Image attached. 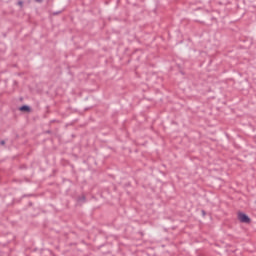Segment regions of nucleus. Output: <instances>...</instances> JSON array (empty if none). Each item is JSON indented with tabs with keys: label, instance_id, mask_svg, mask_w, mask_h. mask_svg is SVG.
<instances>
[{
	"label": "nucleus",
	"instance_id": "nucleus-1",
	"mask_svg": "<svg viewBox=\"0 0 256 256\" xmlns=\"http://www.w3.org/2000/svg\"><path fill=\"white\" fill-rule=\"evenodd\" d=\"M238 219L241 223H251V219L245 213H238Z\"/></svg>",
	"mask_w": 256,
	"mask_h": 256
},
{
	"label": "nucleus",
	"instance_id": "nucleus-2",
	"mask_svg": "<svg viewBox=\"0 0 256 256\" xmlns=\"http://www.w3.org/2000/svg\"><path fill=\"white\" fill-rule=\"evenodd\" d=\"M20 111H30L29 106H22L20 107Z\"/></svg>",
	"mask_w": 256,
	"mask_h": 256
}]
</instances>
